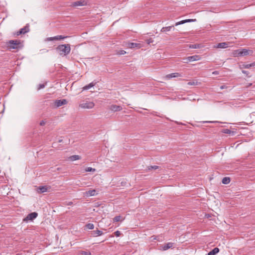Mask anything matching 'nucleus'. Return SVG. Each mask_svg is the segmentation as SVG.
<instances>
[{"mask_svg": "<svg viewBox=\"0 0 255 255\" xmlns=\"http://www.w3.org/2000/svg\"><path fill=\"white\" fill-rule=\"evenodd\" d=\"M127 46L128 48L130 49L137 48L139 49L142 47V45L140 43L128 42L127 44Z\"/></svg>", "mask_w": 255, "mask_h": 255, "instance_id": "nucleus-6", "label": "nucleus"}, {"mask_svg": "<svg viewBox=\"0 0 255 255\" xmlns=\"http://www.w3.org/2000/svg\"><path fill=\"white\" fill-rule=\"evenodd\" d=\"M73 203L72 202H69L67 203L68 205H72Z\"/></svg>", "mask_w": 255, "mask_h": 255, "instance_id": "nucleus-45", "label": "nucleus"}, {"mask_svg": "<svg viewBox=\"0 0 255 255\" xmlns=\"http://www.w3.org/2000/svg\"><path fill=\"white\" fill-rule=\"evenodd\" d=\"M45 124V122L44 121H41L40 122V125L42 126H44V125Z\"/></svg>", "mask_w": 255, "mask_h": 255, "instance_id": "nucleus-41", "label": "nucleus"}, {"mask_svg": "<svg viewBox=\"0 0 255 255\" xmlns=\"http://www.w3.org/2000/svg\"><path fill=\"white\" fill-rule=\"evenodd\" d=\"M230 182V178L228 177H224L222 179V182L224 184H227Z\"/></svg>", "mask_w": 255, "mask_h": 255, "instance_id": "nucleus-24", "label": "nucleus"}, {"mask_svg": "<svg viewBox=\"0 0 255 255\" xmlns=\"http://www.w3.org/2000/svg\"><path fill=\"white\" fill-rule=\"evenodd\" d=\"M96 191L95 189L89 190L84 193V194L87 196H93L96 195Z\"/></svg>", "mask_w": 255, "mask_h": 255, "instance_id": "nucleus-16", "label": "nucleus"}, {"mask_svg": "<svg viewBox=\"0 0 255 255\" xmlns=\"http://www.w3.org/2000/svg\"><path fill=\"white\" fill-rule=\"evenodd\" d=\"M198 84V82L197 80H196L189 81L187 83V84L188 85H190V86H191V85H197Z\"/></svg>", "mask_w": 255, "mask_h": 255, "instance_id": "nucleus-27", "label": "nucleus"}, {"mask_svg": "<svg viewBox=\"0 0 255 255\" xmlns=\"http://www.w3.org/2000/svg\"><path fill=\"white\" fill-rule=\"evenodd\" d=\"M222 132L224 133L232 134V135H234V133H235V132L234 131H232L228 128L223 129L222 130Z\"/></svg>", "mask_w": 255, "mask_h": 255, "instance_id": "nucleus-20", "label": "nucleus"}, {"mask_svg": "<svg viewBox=\"0 0 255 255\" xmlns=\"http://www.w3.org/2000/svg\"><path fill=\"white\" fill-rule=\"evenodd\" d=\"M6 44L8 49L10 50H18L22 47V45L19 40H10L7 41Z\"/></svg>", "mask_w": 255, "mask_h": 255, "instance_id": "nucleus-2", "label": "nucleus"}, {"mask_svg": "<svg viewBox=\"0 0 255 255\" xmlns=\"http://www.w3.org/2000/svg\"><path fill=\"white\" fill-rule=\"evenodd\" d=\"M38 216V214L36 212H32V213H31L30 214H29L27 217H26V219H28V220H32L34 219H35Z\"/></svg>", "mask_w": 255, "mask_h": 255, "instance_id": "nucleus-15", "label": "nucleus"}, {"mask_svg": "<svg viewBox=\"0 0 255 255\" xmlns=\"http://www.w3.org/2000/svg\"><path fill=\"white\" fill-rule=\"evenodd\" d=\"M174 244L173 243H167L160 246V250L161 251H166L173 247Z\"/></svg>", "mask_w": 255, "mask_h": 255, "instance_id": "nucleus-7", "label": "nucleus"}, {"mask_svg": "<svg viewBox=\"0 0 255 255\" xmlns=\"http://www.w3.org/2000/svg\"><path fill=\"white\" fill-rule=\"evenodd\" d=\"M85 171L86 172H95L96 171V169L95 168H93L92 167H87L86 169H85Z\"/></svg>", "mask_w": 255, "mask_h": 255, "instance_id": "nucleus-30", "label": "nucleus"}, {"mask_svg": "<svg viewBox=\"0 0 255 255\" xmlns=\"http://www.w3.org/2000/svg\"><path fill=\"white\" fill-rule=\"evenodd\" d=\"M29 30V27L27 26L24 27L23 28L20 29L18 31H17L16 33V35H19L21 34H25L26 32H28Z\"/></svg>", "mask_w": 255, "mask_h": 255, "instance_id": "nucleus-12", "label": "nucleus"}, {"mask_svg": "<svg viewBox=\"0 0 255 255\" xmlns=\"http://www.w3.org/2000/svg\"><path fill=\"white\" fill-rule=\"evenodd\" d=\"M189 47L191 49H197L200 48V45L199 44H190Z\"/></svg>", "mask_w": 255, "mask_h": 255, "instance_id": "nucleus-28", "label": "nucleus"}, {"mask_svg": "<svg viewBox=\"0 0 255 255\" xmlns=\"http://www.w3.org/2000/svg\"><path fill=\"white\" fill-rule=\"evenodd\" d=\"M219 72L217 71H214L212 72L213 75H218V74H219Z\"/></svg>", "mask_w": 255, "mask_h": 255, "instance_id": "nucleus-42", "label": "nucleus"}, {"mask_svg": "<svg viewBox=\"0 0 255 255\" xmlns=\"http://www.w3.org/2000/svg\"><path fill=\"white\" fill-rule=\"evenodd\" d=\"M254 66H255V62H253L251 64H245V65H243V67L244 68H246V69H249V68H251V67H254Z\"/></svg>", "mask_w": 255, "mask_h": 255, "instance_id": "nucleus-26", "label": "nucleus"}, {"mask_svg": "<svg viewBox=\"0 0 255 255\" xmlns=\"http://www.w3.org/2000/svg\"><path fill=\"white\" fill-rule=\"evenodd\" d=\"M252 85V83H250V84H248V85H247V87H249L251 86Z\"/></svg>", "mask_w": 255, "mask_h": 255, "instance_id": "nucleus-46", "label": "nucleus"}, {"mask_svg": "<svg viewBox=\"0 0 255 255\" xmlns=\"http://www.w3.org/2000/svg\"><path fill=\"white\" fill-rule=\"evenodd\" d=\"M78 255H91V253L90 252L81 251Z\"/></svg>", "mask_w": 255, "mask_h": 255, "instance_id": "nucleus-32", "label": "nucleus"}, {"mask_svg": "<svg viewBox=\"0 0 255 255\" xmlns=\"http://www.w3.org/2000/svg\"><path fill=\"white\" fill-rule=\"evenodd\" d=\"M219 252V249L218 248H214L211 251L209 252L208 255H215Z\"/></svg>", "mask_w": 255, "mask_h": 255, "instance_id": "nucleus-17", "label": "nucleus"}, {"mask_svg": "<svg viewBox=\"0 0 255 255\" xmlns=\"http://www.w3.org/2000/svg\"><path fill=\"white\" fill-rule=\"evenodd\" d=\"M95 85V83H94L93 82L90 83L88 85L85 86L83 88V90H88V89H90L91 88L94 87Z\"/></svg>", "mask_w": 255, "mask_h": 255, "instance_id": "nucleus-19", "label": "nucleus"}, {"mask_svg": "<svg viewBox=\"0 0 255 255\" xmlns=\"http://www.w3.org/2000/svg\"><path fill=\"white\" fill-rule=\"evenodd\" d=\"M242 73L248 75L249 74V72L247 71H245V70H243L242 71Z\"/></svg>", "mask_w": 255, "mask_h": 255, "instance_id": "nucleus-43", "label": "nucleus"}, {"mask_svg": "<svg viewBox=\"0 0 255 255\" xmlns=\"http://www.w3.org/2000/svg\"><path fill=\"white\" fill-rule=\"evenodd\" d=\"M55 105L56 107H59L62 105L67 104V101L66 99L57 100L54 102Z\"/></svg>", "mask_w": 255, "mask_h": 255, "instance_id": "nucleus-9", "label": "nucleus"}, {"mask_svg": "<svg viewBox=\"0 0 255 255\" xmlns=\"http://www.w3.org/2000/svg\"><path fill=\"white\" fill-rule=\"evenodd\" d=\"M69 159L71 161H75V160H76L80 159V156L79 155H72V156H71L70 157H69Z\"/></svg>", "mask_w": 255, "mask_h": 255, "instance_id": "nucleus-25", "label": "nucleus"}, {"mask_svg": "<svg viewBox=\"0 0 255 255\" xmlns=\"http://www.w3.org/2000/svg\"><path fill=\"white\" fill-rule=\"evenodd\" d=\"M253 53V51L250 49L245 48L241 49V56L252 55Z\"/></svg>", "mask_w": 255, "mask_h": 255, "instance_id": "nucleus-8", "label": "nucleus"}, {"mask_svg": "<svg viewBox=\"0 0 255 255\" xmlns=\"http://www.w3.org/2000/svg\"><path fill=\"white\" fill-rule=\"evenodd\" d=\"M158 168V166H156V165L150 166L148 167V169L149 170H151V169L155 170V169H157Z\"/></svg>", "mask_w": 255, "mask_h": 255, "instance_id": "nucleus-34", "label": "nucleus"}, {"mask_svg": "<svg viewBox=\"0 0 255 255\" xmlns=\"http://www.w3.org/2000/svg\"><path fill=\"white\" fill-rule=\"evenodd\" d=\"M233 56L234 57H239L241 56V49L235 50L233 53Z\"/></svg>", "mask_w": 255, "mask_h": 255, "instance_id": "nucleus-23", "label": "nucleus"}, {"mask_svg": "<svg viewBox=\"0 0 255 255\" xmlns=\"http://www.w3.org/2000/svg\"><path fill=\"white\" fill-rule=\"evenodd\" d=\"M62 139H59V140H58V142H62Z\"/></svg>", "mask_w": 255, "mask_h": 255, "instance_id": "nucleus-47", "label": "nucleus"}, {"mask_svg": "<svg viewBox=\"0 0 255 255\" xmlns=\"http://www.w3.org/2000/svg\"><path fill=\"white\" fill-rule=\"evenodd\" d=\"M178 77H182V75L180 73H172L166 75L165 79H170L172 78H176Z\"/></svg>", "mask_w": 255, "mask_h": 255, "instance_id": "nucleus-10", "label": "nucleus"}, {"mask_svg": "<svg viewBox=\"0 0 255 255\" xmlns=\"http://www.w3.org/2000/svg\"><path fill=\"white\" fill-rule=\"evenodd\" d=\"M86 227L87 229L90 230H92L94 228V225L92 223H88L86 225Z\"/></svg>", "mask_w": 255, "mask_h": 255, "instance_id": "nucleus-31", "label": "nucleus"}, {"mask_svg": "<svg viewBox=\"0 0 255 255\" xmlns=\"http://www.w3.org/2000/svg\"><path fill=\"white\" fill-rule=\"evenodd\" d=\"M47 41L56 40V36L48 37L46 39Z\"/></svg>", "mask_w": 255, "mask_h": 255, "instance_id": "nucleus-36", "label": "nucleus"}, {"mask_svg": "<svg viewBox=\"0 0 255 255\" xmlns=\"http://www.w3.org/2000/svg\"><path fill=\"white\" fill-rule=\"evenodd\" d=\"M153 42V40L152 38H149L146 40V42L148 44H150Z\"/></svg>", "mask_w": 255, "mask_h": 255, "instance_id": "nucleus-38", "label": "nucleus"}, {"mask_svg": "<svg viewBox=\"0 0 255 255\" xmlns=\"http://www.w3.org/2000/svg\"><path fill=\"white\" fill-rule=\"evenodd\" d=\"M121 216H117L116 217H115L113 219V221L114 222H119L121 220Z\"/></svg>", "mask_w": 255, "mask_h": 255, "instance_id": "nucleus-33", "label": "nucleus"}, {"mask_svg": "<svg viewBox=\"0 0 255 255\" xmlns=\"http://www.w3.org/2000/svg\"><path fill=\"white\" fill-rule=\"evenodd\" d=\"M173 26H169L167 27H162V29H161V31L164 32L170 31L172 28H173Z\"/></svg>", "mask_w": 255, "mask_h": 255, "instance_id": "nucleus-21", "label": "nucleus"}, {"mask_svg": "<svg viewBox=\"0 0 255 255\" xmlns=\"http://www.w3.org/2000/svg\"><path fill=\"white\" fill-rule=\"evenodd\" d=\"M126 53V52L124 50H122L120 52V54H122V55L125 54Z\"/></svg>", "mask_w": 255, "mask_h": 255, "instance_id": "nucleus-44", "label": "nucleus"}, {"mask_svg": "<svg viewBox=\"0 0 255 255\" xmlns=\"http://www.w3.org/2000/svg\"><path fill=\"white\" fill-rule=\"evenodd\" d=\"M55 36H56V40H62V39H64L68 37V36H62V35H57Z\"/></svg>", "mask_w": 255, "mask_h": 255, "instance_id": "nucleus-29", "label": "nucleus"}, {"mask_svg": "<svg viewBox=\"0 0 255 255\" xmlns=\"http://www.w3.org/2000/svg\"><path fill=\"white\" fill-rule=\"evenodd\" d=\"M201 57L199 55H193L189 56L183 59V62L188 63L189 62L195 61L200 60Z\"/></svg>", "mask_w": 255, "mask_h": 255, "instance_id": "nucleus-3", "label": "nucleus"}, {"mask_svg": "<svg viewBox=\"0 0 255 255\" xmlns=\"http://www.w3.org/2000/svg\"><path fill=\"white\" fill-rule=\"evenodd\" d=\"M203 123H219L217 121H204Z\"/></svg>", "mask_w": 255, "mask_h": 255, "instance_id": "nucleus-39", "label": "nucleus"}, {"mask_svg": "<svg viewBox=\"0 0 255 255\" xmlns=\"http://www.w3.org/2000/svg\"><path fill=\"white\" fill-rule=\"evenodd\" d=\"M220 88L221 90H223L227 88V87L225 85H222L220 86Z\"/></svg>", "mask_w": 255, "mask_h": 255, "instance_id": "nucleus-40", "label": "nucleus"}, {"mask_svg": "<svg viewBox=\"0 0 255 255\" xmlns=\"http://www.w3.org/2000/svg\"><path fill=\"white\" fill-rule=\"evenodd\" d=\"M196 20V19H185V20H181V21L176 22L175 23V26L182 24H184L186 22L195 21Z\"/></svg>", "mask_w": 255, "mask_h": 255, "instance_id": "nucleus-13", "label": "nucleus"}, {"mask_svg": "<svg viewBox=\"0 0 255 255\" xmlns=\"http://www.w3.org/2000/svg\"><path fill=\"white\" fill-rule=\"evenodd\" d=\"M103 232L100 230H96L91 232V236L93 237H98L103 235Z\"/></svg>", "mask_w": 255, "mask_h": 255, "instance_id": "nucleus-14", "label": "nucleus"}, {"mask_svg": "<svg viewBox=\"0 0 255 255\" xmlns=\"http://www.w3.org/2000/svg\"><path fill=\"white\" fill-rule=\"evenodd\" d=\"M94 103L92 102L86 101L79 105V107L82 109H92L94 107Z\"/></svg>", "mask_w": 255, "mask_h": 255, "instance_id": "nucleus-4", "label": "nucleus"}, {"mask_svg": "<svg viewBox=\"0 0 255 255\" xmlns=\"http://www.w3.org/2000/svg\"><path fill=\"white\" fill-rule=\"evenodd\" d=\"M228 47V43L226 42L219 43L217 47L219 48H226Z\"/></svg>", "mask_w": 255, "mask_h": 255, "instance_id": "nucleus-18", "label": "nucleus"}, {"mask_svg": "<svg viewBox=\"0 0 255 255\" xmlns=\"http://www.w3.org/2000/svg\"><path fill=\"white\" fill-rule=\"evenodd\" d=\"M38 190L40 193H44L47 192V188L45 186H40L38 188Z\"/></svg>", "mask_w": 255, "mask_h": 255, "instance_id": "nucleus-22", "label": "nucleus"}, {"mask_svg": "<svg viewBox=\"0 0 255 255\" xmlns=\"http://www.w3.org/2000/svg\"><path fill=\"white\" fill-rule=\"evenodd\" d=\"M56 50L60 56L62 57L67 56L71 51L70 45L69 44L59 45L56 48Z\"/></svg>", "mask_w": 255, "mask_h": 255, "instance_id": "nucleus-1", "label": "nucleus"}, {"mask_svg": "<svg viewBox=\"0 0 255 255\" xmlns=\"http://www.w3.org/2000/svg\"><path fill=\"white\" fill-rule=\"evenodd\" d=\"M45 85L44 84H40L38 85L37 90H40L41 89L44 88L45 87Z\"/></svg>", "mask_w": 255, "mask_h": 255, "instance_id": "nucleus-35", "label": "nucleus"}, {"mask_svg": "<svg viewBox=\"0 0 255 255\" xmlns=\"http://www.w3.org/2000/svg\"><path fill=\"white\" fill-rule=\"evenodd\" d=\"M87 4V1L85 0H80L73 2L71 3V6L72 7H78L81 6H84Z\"/></svg>", "mask_w": 255, "mask_h": 255, "instance_id": "nucleus-5", "label": "nucleus"}, {"mask_svg": "<svg viewBox=\"0 0 255 255\" xmlns=\"http://www.w3.org/2000/svg\"><path fill=\"white\" fill-rule=\"evenodd\" d=\"M114 234H115V235L116 237H120V235H121V232L120 231H116V232H115V233H114Z\"/></svg>", "mask_w": 255, "mask_h": 255, "instance_id": "nucleus-37", "label": "nucleus"}, {"mask_svg": "<svg viewBox=\"0 0 255 255\" xmlns=\"http://www.w3.org/2000/svg\"><path fill=\"white\" fill-rule=\"evenodd\" d=\"M110 109L113 112H118L122 110L123 108L120 106L112 105L110 107Z\"/></svg>", "mask_w": 255, "mask_h": 255, "instance_id": "nucleus-11", "label": "nucleus"}]
</instances>
